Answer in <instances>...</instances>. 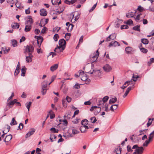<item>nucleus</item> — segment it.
Here are the masks:
<instances>
[{
    "instance_id": "nucleus-4",
    "label": "nucleus",
    "mask_w": 154,
    "mask_h": 154,
    "mask_svg": "<svg viewBox=\"0 0 154 154\" xmlns=\"http://www.w3.org/2000/svg\"><path fill=\"white\" fill-rule=\"evenodd\" d=\"M143 149V147L140 146L136 149L135 151L133 153V154H142Z\"/></svg>"
},
{
    "instance_id": "nucleus-58",
    "label": "nucleus",
    "mask_w": 154,
    "mask_h": 154,
    "mask_svg": "<svg viewBox=\"0 0 154 154\" xmlns=\"http://www.w3.org/2000/svg\"><path fill=\"white\" fill-rule=\"evenodd\" d=\"M154 130L149 135V137L150 139H152V138L154 137Z\"/></svg>"
},
{
    "instance_id": "nucleus-11",
    "label": "nucleus",
    "mask_w": 154,
    "mask_h": 154,
    "mask_svg": "<svg viewBox=\"0 0 154 154\" xmlns=\"http://www.w3.org/2000/svg\"><path fill=\"white\" fill-rule=\"evenodd\" d=\"M33 20L30 16L27 17V19L25 22V24H31L33 23Z\"/></svg>"
},
{
    "instance_id": "nucleus-21",
    "label": "nucleus",
    "mask_w": 154,
    "mask_h": 154,
    "mask_svg": "<svg viewBox=\"0 0 154 154\" xmlns=\"http://www.w3.org/2000/svg\"><path fill=\"white\" fill-rule=\"evenodd\" d=\"M132 87L130 86L127 89V90H126L125 93L123 95V97L124 98H125L127 96V95L129 93L130 91L131 90V88Z\"/></svg>"
},
{
    "instance_id": "nucleus-57",
    "label": "nucleus",
    "mask_w": 154,
    "mask_h": 154,
    "mask_svg": "<svg viewBox=\"0 0 154 154\" xmlns=\"http://www.w3.org/2000/svg\"><path fill=\"white\" fill-rule=\"evenodd\" d=\"M141 14H138L136 17H134V18L137 21H138L140 19V17Z\"/></svg>"
},
{
    "instance_id": "nucleus-60",
    "label": "nucleus",
    "mask_w": 154,
    "mask_h": 154,
    "mask_svg": "<svg viewBox=\"0 0 154 154\" xmlns=\"http://www.w3.org/2000/svg\"><path fill=\"white\" fill-rule=\"evenodd\" d=\"M58 0H52L51 1L52 4L54 5H56L58 3Z\"/></svg>"
},
{
    "instance_id": "nucleus-7",
    "label": "nucleus",
    "mask_w": 154,
    "mask_h": 154,
    "mask_svg": "<svg viewBox=\"0 0 154 154\" xmlns=\"http://www.w3.org/2000/svg\"><path fill=\"white\" fill-rule=\"evenodd\" d=\"M74 14H73V13L71 14L70 15V19H71V21L72 23H74L76 21H77L79 19V16L77 15L75 17V18L74 19Z\"/></svg>"
},
{
    "instance_id": "nucleus-38",
    "label": "nucleus",
    "mask_w": 154,
    "mask_h": 154,
    "mask_svg": "<svg viewBox=\"0 0 154 154\" xmlns=\"http://www.w3.org/2000/svg\"><path fill=\"white\" fill-rule=\"evenodd\" d=\"M32 102H29L26 103V107L27 108L28 110V111L29 112V108L30 107Z\"/></svg>"
},
{
    "instance_id": "nucleus-62",
    "label": "nucleus",
    "mask_w": 154,
    "mask_h": 154,
    "mask_svg": "<svg viewBox=\"0 0 154 154\" xmlns=\"http://www.w3.org/2000/svg\"><path fill=\"white\" fill-rule=\"evenodd\" d=\"M79 110L78 109H77V110H75L74 112V115H73V116H72V117L73 118V117H75V115H78L79 114Z\"/></svg>"
},
{
    "instance_id": "nucleus-49",
    "label": "nucleus",
    "mask_w": 154,
    "mask_h": 154,
    "mask_svg": "<svg viewBox=\"0 0 154 154\" xmlns=\"http://www.w3.org/2000/svg\"><path fill=\"white\" fill-rule=\"evenodd\" d=\"M62 104L64 107H66L67 106L66 102L65 100H63L62 101Z\"/></svg>"
},
{
    "instance_id": "nucleus-18",
    "label": "nucleus",
    "mask_w": 154,
    "mask_h": 154,
    "mask_svg": "<svg viewBox=\"0 0 154 154\" xmlns=\"http://www.w3.org/2000/svg\"><path fill=\"white\" fill-rule=\"evenodd\" d=\"M47 12L46 9H42L40 10V14L41 16H45L47 15Z\"/></svg>"
},
{
    "instance_id": "nucleus-40",
    "label": "nucleus",
    "mask_w": 154,
    "mask_h": 154,
    "mask_svg": "<svg viewBox=\"0 0 154 154\" xmlns=\"http://www.w3.org/2000/svg\"><path fill=\"white\" fill-rule=\"evenodd\" d=\"M83 38V35L81 36V37L80 38L79 40V43L76 47V49L77 48L79 47V44L80 43H82V42Z\"/></svg>"
},
{
    "instance_id": "nucleus-27",
    "label": "nucleus",
    "mask_w": 154,
    "mask_h": 154,
    "mask_svg": "<svg viewBox=\"0 0 154 154\" xmlns=\"http://www.w3.org/2000/svg\"><path fill=\"white\" fill-rule=\"evenodd\" d=\"M154 118H153L152 119L149 118L147 124V126L148 127L150 126L152 124V121L154 120Z\"/></svg>"
},
{
    "instance_id": "nucleus-63",
    "label": "nucleus",
    "mask_w": 154,
    "mask_h": 154,
    "mask_svg": "<svg viewBox=\"0 0 154 154\" xmlns=\"http://www.w3.org/2000/svg\"><path fill=\"white\" fill-rule=\"evenodd\" d=\"M47 29V28L45 27H44L41 31V33L44 34L45 32Z\"/></svg>"
},
{
    "instance_id": "nucleus-52",
    "label": "nucleus",
    "mask_w": 154,
    "mask_h": 154,
    "mask_svg": "<svg viewBox=\"0 0 154 154\" xmlns=\"http://www.w3.org/2000/svg\"><path fill=\"white\" fill-rule=\"evenodd\" d=\"M57 136L54 135H51L50 136V139L51 140V142H53V139H55L56 138Z\"/></svg>"
},
{
    "instance_id": "nucleus-55",
    "label": "nucleus",
    "mask_w": 154,
    "mask_h": 154,
    "mask_svg": "<svg viewBox=\"0 0 154 154\" xmlns=\"http://www.w3.org/2000/svg\"><path fill=\"white\" fill-rule=\"evenodd\" d=\"M116 102V97L111 99L109 101V103L111 104L113 103Z\"/></svg>"
},
{
    "instance_id": "nucleus-16",
    "label": "nucleus",
    "mask_w": 154,
    "mask_h": 154,
    "mask_svg": "<svg viewBox=\"0 0 154 154\" xmlns=\"http://www.w3.org/2000/svg\"><path fill=\"white\" fill-rule=\"evenodd\" d=\"M17 101V100L16 99L14 100L13 101L9 102L7 103V106H9V108H11Z\"/></svg>"
},
{
    "instance_id": "nucleus-64",
    "label": "nucleus",
    "mask_w": 154,
    "mask_h": 154,
    "mask_svg": "<svg viewBox=\"0 0 154 154\" xmlns=\"http://www.w3.org/2000/svg\"><path fill=\"white\" fill-rule=\"evenodd\" d=\"M66 100L69 103L71 101V98L70 97L67 96L66 97Z\"/></svg>"
},
{
    "instance_id": "nucleus-22",
    "label": "nucleus",
    "mask_w": 154,
    "mask_h": 154,
    "mask_svg": "<svg viewBox=\"0 0 154 154\" xmlns=\"http://www.w3.org/2000/svg\"><path fill=\"white\" fill-rule=\"evenodd\" d=\"M58 67V64H56L51 66L50 67V70L52 71H54L56 70Z\"/></svg>"
},
{
    "instance_id": "nucleus-33",
    "label": "nucleus",
    "mask_w": 154,
    "mask_h": 154,
    "mask_svg": "<svg viewBox=\"0 0 154 154\" xmlns=\"http://www.w3.org/2000/svg\"><path fill=\"white\" fill-rule=\"evenodd\" d=\"M71 129L72 130V133L73 134H76L79 133V131L75 129L74 127H72L71 128Z\"/></svg>"
},
{
    "instance_id": "nucleus-44",
    "label": "nucleus",
    "mask_w": 154,
    "mask_h": 154,
    "mask_svg": "<svg viewBox=\"0 0 154 154\" xmlns=\"http://www.w3.org/2000/svg\"><path fill=\"white\" fill-rule=\"evenodd\" d=\"M140 48V51L142 52L143 53H146L147 51H148V50L147 49L144 48Z\"/></svg>"
},
{
    "instance_id": "nucleus-25",
    "label": "nucleus",
    "mask_w": 154,
    "mask_h": 154,
    "mask_svg": "<svg viewBox=\"0 0 154 154\" xmlns=\"http://www.w3.org/2000/svg\"><path fill=\"white\" fill-rule=\"evenodd\" d=\"M43 38L42 37H39L38 38V40L37 41V43L38 45V46L39 47L41 45V43L43 41Z\"/></svg>"
},
{
    "instance_id": "nucleus-17",
    "label": "nucleus",
    "mask_w": 154,
    "mask_h": 154,
    "mask_svg": "<svg viewBox=\"0 0 154 154\" xmlns=\"http://www.w3.org/2000/svg\"><path fill=\"white\" fill-rule=\"evenodd\" d=\"M133 48L130 47H128L126 48L125 51L126 53L128 54H131L133 51Z\"/></svg>"
},
{
    "instance_id": "nucleus-1",
    "label": "nucleus",
    "mask_w": 154,
    "mask_h": 154,
    "mask_svg": "<svg viewBox=\"0 0 154 154\" xmlns=\"http://www.w3.org/2000/svg\"><path fill=\"white\" fill-rule=\"evenodd\" d=\"M88 73L90 74L91 76L93 77H100L101 74L100 70H94L93 69L88 72Z\"/></svg>"
},
{
    "instance_id": "nucleus-28",
    "label": "nucleus",
    "mask_w": 154,
    "mask_h": 154,
    "mask_svg": "<svg viewBox=\"0 0 154 154\" xmlns=\"http://www.w3.org/2000/svg\"><path fill=\"white\" fill-rule=\"evenodd\" d=\"M19 25L17 23H14L13 25L11 26L12 28L13 29H18L19 27Z\"/></svg>"
},
{
    "instance_id": "nucleus-43",
    "label": "nucleus",
    "mask_w": 154,
    "mask_h": 154,
    "mask_svg": "<svg viewBox=\"0 0 154 154\" xmlns=\"http://www.w3.org/2000/svg\"><path fill=\"white\" fill-rule=\"evenodd\" d=\"M122 150V149L120 147L116 149V154H120Z\"/></svg>"
},
{
    "instance_id": "nucleus-59",
    "label": "nucleus",
    "mask_w": 154,
    "mask_h": 154,
    "mask_svg": "<svg viewBox=\"0 0 154 154\" xmlns=\"http://www.w3.org/2000/svg\"><path fill=\"white\" fill-rule=\"evenodd\" d=\"M97 3L96 4L94 5L89 10V12H92L95 8L96 7Z\"/></svg>"
},
{
    "instance_id": "nucleus-31",
    "label": "nucleus",
    "mask_w": 154,
    "mask_h": 154,
    "mask_svg": "<svg viewBox=\"0 0 154 154\" xmlns=\"http://www.w3.org/2000/svg\"><path fill=\"white\" fill-rule=\"evenodd\" d=\"M17 124V122L16 121L14 118H13L12 119V121L10 123V125H16Z\"/></svg>"
},
{
    "instance_id": "nucleus-35",
    "label": "nucleus",
    "mask_w": 154,
    "mask_h": 154,
    "mask_svg": "<svg viewBox=\"0 0 154 154\" xmlns=\"http://www.w3.org/2000/svg\"><path fill=\"white\" fill-rule=\"evenodd\" d=\"M6 139L7 140V142H8L10 141L12 138V136L11 134H10L7 135L5 137Z\"/></svg>"
},
{
    "instance_id": "nucleus-56",
    "label": "nucleus",
    "mask_w": 154,
    "mask_h": 154,
    "mask_svg": "<svg viewBox=\"0 0 154 154\" xmlns=\"http://www.w3.org/2000/svg\"><path fill=\"white\" fill-rule=\"evenodd\" d=\"M60 28L58 27H55L53 29V32H55L57 31V32L60 29Z\"/></svg>"
},
{
    "instance_id": "nucleus-34",
    "label": "nucleus",
    "mask_w": 154,
    "mask_h": 154,
    "mask_svg": "<svg viewBox=\"0 0 154 154\" xmlns=\"http://www.w3.org/2000/svg\"><path fill=\"white\" fill-rule=\"evenodd\" d=\"M74 25L73 24H69L68 28H67L68 32L71 31L73 29Z\"/></svg>"
},
{
    "instance_id": "nucleus-24",
    "label": "nucleus",
    "mask_w": 154,
    "mask_h": 154,
    "mask_svg": "<svg viewBox=\"0 0 154 154\" xmlns=\"http://www.w3.org/2000/svg\"><path fill=\"white\" fill-rule=\"evenodd\" d=\"M26 68L25 66L23 67L21 69V76H24L26 72Z\"/></svg>"
},
{
    "instance_id": "nucleus-41",
    "label": "nucleus",
    "mask_w": 154,
    "mask_h": 154,
    "mask_svg": "<svg viewBox=\"0 0 154 154\" xmlns=\"http://www.w3.org/2000/svg\"><path fill=\"white\" fill-rule=\"evenodd\" d=\"M118 22V23H117L116 24L117 27H119V23H121L122 22V20H119L118 18H117L116 19V22Z\"/></svg>"
},
{
    "instance_id": "nucleus-36",
    "label": "nucleus",
    "mask_w": 154,
    "mask_h": 154,
    "mask_svg": "<svg viewBox=\"0 0 154 154\" xmlns=\"http://www.w3.org/2000/svg\"><path fill=\"white\" fill-rule=\"evenodd\" d=\"M141 42L144 44H147L149 43L148 39L146 38H142L141 39Z\"/></svg>"
},
{
    "instance_id": "nucleus-23",
    "label": "nucleus",
    "mask_w": 154,
    "mask_h": 154,
    "mask_svg": "<svg viewBox=\"0 0 154 154\" xmlns=\"http://www.w3.org/2000/svg\"><path fill=\"white\" fill-rule=\"evenodd\" d=\"M135 12L134 13L133 12H129L126 14V17L128 18L132 17L135 15Z\"/></svg>"
},
{
    "instance_id": "nucleus-37",
    "label": "nucleus",
    "mask_w": 154,
    "mask_h": 154,
    "mask_svg": "<svg viewBox=\"0 0 154 154\" xmlns=\"http://www.w3.org/2000/svg\"><path fill=\"white\" fill-rule=\"evenodd\" d=\"M113 35H111L109 36L106 38V41H109L110 40H113L115 38H116V37H113L112 36Z\"/></svg>"
},
{
    "instance_id": "nucleus-30",
    "label": "nucleus",
    "mask_w": 154,
    "mask_h": 154,
    "mask_svg": "<svg viewBox=\"0 0 154 154\" xmlns=\"http://www.w3.org/2000/svg\"><path fill=\"white\" fill-rule=\"evenodd\" d=\"M47 81H44L42 84V88H47Z\"/></svg>"
},
{
    "instance_id": "nucleus-15",
    "label": "nucleus",
    "mask_w": 154,
    "mask_h": 154,
    "mask_svg": "<svg viewBox=\"0 0 154 154\" xmlns=\"http://www.w3.org/2000/svg\"><path fill=\"white\" fill-rule=\"evenodd\" d=\"M103 68L104 70L107 72H109L112 69L111 67L108 64H106L103 66Z\"/></svg>"
},
{
    "instance_id": "nucleus-12",
    "label": "nucleus",
    "mask_w": 154,
    "mask_h": 154,
    "mask_svg": "<svg viewBox=\"0 0 154 154\" xmlns=\"http://www.w3.org/2000/svg\"><path fill=\"white\" fill-rule=\"evenodd\" d=\"M89 128L86 125H82L80 127V130L82 133H85L86 131V129H88Z\"/></svg>"
},
{
    "instance_id": "nucleus-50",
    "label": "nucleus",
    "mask_w": 154,
    "mask_h": 154,
    "mask_svg": "<svg viewBox=\"0 0 154 154\" xmlns=\"http://www.w3.org/2000/svg\"><path fill=\"white\" fill-rule=\"evenodd\" d=\"M20 71V69H19L16 68L15 72H14V75L15 76L17 75L19 73Z\"/></svg>"
},
{
    "instance_id": "nucleus-32",
    "label": "nucleus",
    "mask_w": 154,
    "mask_h": 154,
    "mask_svg": "<svg viewBox=\"0 0 154 154\" xmlns=\"http://www.w3.org/2000/svg\"><path fill=\"white\" fill-rule=\"evenodd\" d=\"M11 44L13 47L17 46V42L15 40H12L11 41Z\"/></svg>"
},
{
    "instance_id": "nucleus-47",
    "label": "nucleus",
    "mask_w": 154,
    "mask_h": 154,
    "mask_svg": "<svg viewBox=\"0 0 154 154\" xmlns=\"http://www.w3.org/2000/svg\"><path fill=\"white\" fill-rule=\"evenodd\" d=\"M97 121V119L94 117H92L90 119L91 122L92 123H95Z\"/></svg>"
},
{
    "instance_id": "nucleus-61",
    "label": "nucleus",
    "mask_w": 154,
    "mask_h": 154,
    "mask_svg": "<svg viewBox=\"0 0 154 154\" xmlns=\"http://www.w3.org/2000/svg\"><path fill=\"white\" fill-rule=\"evenodd\" d=\"M71 36V34L70 33H67L65 34V37H66L67 38L66 40H68L70 38V36Z\"/></svg>"
},
{
    "instance_id": "nucleus-48",
    "label": "nucleus",
    "mask_w": 154,
    "mask_h": 154,
    "mask_svg": "<svg viewBox=\"0 0 154 154\" xmlns=\"http://www.w3.org/2000/svg\"><path fill=\"white\" fill-rule=\"evenodd\" d=\"M53 38L54 40L56 42L58 40V39L59 38V36L57 34H56L54 35Z\"/></svg>"
},
{
    "instance_id": "nucleus-6",
    "label": "nucleus",
    "mask_w": 154,
    "mask_h": 154,
    "mask_svg": "<svg viewBox=\"0 0 154 154\" xmlns=\"http://www.w3.org/2000/svg\"><path fill=\"white\" fill-rule=\"evenodd\" d=\"M35 131V129L34 128H31L30 129L29 132L26 135V138H27L33 134L34 133Z\"/></svg>"
},
{
    "instance_id": "nucleus-51",
    "label": "nucleus",
    "mask_w": 154,
    "mask_h": 154,
    "mask_svg": "<svg viewBox=\"0 0 154 154\" xmlns=\"http://www.w3.org/2000/svg\"><path fill=\"white\" fill-rule=\"evenodd\" d=\"M51 130L53 133H58V130L55 129L54 128H52L51 129Z\"/></svg>"
},
{
    "instance_id": "nucleus-20",
    "label": "nucleus",
    "mask_w": 154,
    "mask_h": 154,
    "mask_svg": "<svg viewBox=\"0 0 154 154\" xmlns=\"http://www.w3.org/2000/svg\"><path fill=\"white\" fill-rule=\"evenodd\" d=\"M109 99V97L108 96H106L104 97L103 99L102 100H100V102L101 104H102L103 105H105L106 103H105Z\"/></svg>"
},
{
    "instance_id": "nucleus-19",
    "label": "nucleus",
    "mask_w": 154,
    "mask_h": 154,
    "mask_svg": "<svg viewBox=\"0 0 154 154\" xmlns=\"http://www.w3.org/2000/svg\"><path fill=\"white\" fill-rule=\"evenodd\" d=\"M24 30L26 32L29 31L32 29V26L31 24H26Z\"/></svg>"
},
{
    "instance_id": "nucleus-29",
    "label": "nucleus",
    "mask_w": 154,
    "mask_h": 154,
    "mask_svg": "<svg viewBox=\"0 0 154 154\" xmlns=\"http://www.w3.org/2000/svg\"><path fill=\"white\" fill-rule=\"evenodd\" d=\"M16 7L20 9H21L23 8V7L20 5V3L18 2L17 1L15 4Z\"/></svg>"
},
{
    "instance_id": "nucleus-2",
    "label": "nucleus",
    "mask_w": 154,
    "mask_h": 154,
    "mask_svg": "<svg viewBox=\"0 0 154 154\" xmlns=\"http://www.w3.org/2000/svg\"><path fill=\"white\" fill-rule=\"evenodd\" d=\"M79 77L81 78V80L83 81L88 80L90 81V79H88V77L86 73L84 72L81 70L79 72Z\"/></svg>"
},
{
    "instance_id": "nucleus-42",
    "label": "nucleus",
    "mask_w": 154,
    "mask_h": 154,
    "mask_svg": "<svg viewBox=\"0 0 154 154\" xmlns=\"http://www.w3.org/2000/svg\"><path fill=\"white\" fill-rule=\"evenodd\" d=\"M51 112H52V113L50 115V118L51 119H53L55 117V115L53 113V112H52L51 110H50L49 112V113H51Z\"/></svg>"
},
{
    "instance_id": "nucleus-45",
    "label": "nucleus",
    "mask_w": 154,
    "mask_h": 154,
    "mask_svg": "<svg viewBox=\"0 0 154 154\" xmlns=\"http://www.w3.org/2000/svg\"><path fill=\"white\" fill-rule=\"evenodd\" d=\"M125 23L127 24L130 25L133 24V22L131 19H130L126 21L125 22Z\"/></svg>"
},
{
    "instance_id": "nucleus-53",
    "label": "nucleus",
    "mask_w": 154,
    "mask_h": 154,
    "mask_svg": "<svg viewBox=\"0 0 154 154\" xmlns=\"http://www.w3.org/2000/svg\"><path fill=\"white\" fill-rule=\"evenodd\" d=\"M138 77V76L137 75L134 74L133 76V80L134 82L136 81L137 80V79Z\"/></svg>"
},
{
    "instance_id": "nucleus-5",
    "label": "nucleus",
    "mask_w": 154,
    "mask_h": 154,
    "mask_svg": "<svg viewBox=\"0 0 154 154\" xmlns=\"http://www.w3.org/2000/svg\"><path fill=\"white\" fill-rule=\"evenodd\" d=\"M65 48V47H60V46H57V47L55 48L54 51L56 53H59L63 52V51Z\"/></svg>"
},
{
    "instance_id": "nucleus-46",
    "label": "nucleus",
    "mask_w": 154,
    "mask_h": 154,
    "mask_svg": "<svg viewBox=\"0 0 154 154\" xmlns=\"http://www.w3.org/2000/svg\"><path fill=\"white\" fill-rule=\"evenodd\" d=\"M133 28L134 30H137L139 32L140 31V26H134L133 27Z\"/></svg>"
},
{
    "instance_id": "nucleus-8",
    "label": "nucleus",
    "mask_w": 154,
    "mask_h": 154,
    "mask_svg": "<svg viewBox=\"0 0 154 154\" xmlns=\"http://www.w3.org/2000/svg\"><path fill=\"white\" fill-rule=\"evenodd\" d=\"M99 55V53L98 50H97L96 52V54L92 56L91 59V60L92 62H94L95 61L98 57Z\"/></svg>"
},
{
    "instance_id": "nucleus-13",
    "label": "nucleus",
    "mask_w": 154,
    "mask_h": 154,
    "mask_svg": "<svg viewBox=\"0 0 154 154\" xmlns=\"http://www.w3.org/2000/svg\"><path fill=\"white\" fill-rule=\"evenodd\" d=\"M71 117V112L69 111L67 112L63 116L64 119H69Z\"/></svg>"
},
{
    "instance_id": "nucleus-26",
    "label": "nucleus",
    "mask_w": 154,
    "mask_h": 154,
    "mask_svg": "<svg viewBox=\"0 0 154 154\" xmlns=\"http://www.w3.org/2000/svg\"><path fill=\"white\" fill-rule=\"evenodd\" d=\"M152 140V139H150L149 137V139L148 140H147L145 141V142L143 143V146H147Z\"/></svg>"
},
{
    "instance_id": "nucleus-14",
    "label": "nucleus",
    "mask_w": 154,
    "mask_h": 154,
    "mask_svg": "<svg viewBox=\"0 0 154 154\" xmlns=\"http://www.w3.org/2000/svg\"><path fill=\"white\" fill-rule=\"evenodd\" d=\"M66 42L64 39H62L59 40V44L60 46L65 47V45Z\"/></svg>"
},
{
    "instance_id": "nucleus-9",
    "label": "nucleus",
    "mask_w": 154,
    "mask_h": 154,
    "mask_svg": "<svg viewBox=\"0 0 154 154\" xmlns=\"http://www.w3.org/2000/svg\"><path fill=\"white\" fill-rule=\"evenodd\" d=\"M132 81H127L125 83V84L123 85L121 87V88L122 89H124V88L127 87L128 85H131V84L133 85V86H134V83L133 84L132 83Z\"/></svg>"
},
{
    "instance_id": "nucleus-39",
    "label": "nucleus",
    "mask_w": 154,
    "mask_h": 154,
    "mask_svg": "<svg viewBox=\"0 0 154 154\" xmlns=\"http://www.w3.org/2000/svg\"><path fill=\"white\" fill-rule=\"evenodd\" d=\"M88 121L86 119L82 120L81 122V124L82 125H85L88 124Z\"/></svg>"
},
{
    "instance_id": "nucleus-10",
    "label": "nucleus",
    "mask_w": 154,
    "mask_h": 154,
    "mask_svg": "<svg viewBox=\"0 0 154 154\" xmlns=\"http://www.w3.org/2000/svg\"><path fill=\"white\" fill-rule=\"evenodd\" d=\"M33 56L32 54H29L28 56H26V60L27 63L31 62L32 61Z\"/></svg>"
},
{
    "instance_id": "nucleus-3",
    "label": "nucleus",
    "mask_w": 154,
    "mask_h": 154,
    "mask_svg": "<svg viewBox=\"0 0 154 154\" xmlns=\"http://www.w3.org/2000/svg\"><path fill=\"white\" fill-rule=\"evenodd\" d=\"M34 47L31 45H27L25 48V52L29 54H32L34 51Z\"/></svg>"
},
{
    "instance_id": "nucleus-54",
    "label": "nucleus",
    "mask_w": 154,
    "mask_h": 154,
    "mask_svg": "<svg viewBox=\"0 0 154 154\" xmlns=\"http://www.w3.org/2000/svg\"><path fill=\"white\" fill-rule=\"evenodd\" d=\"M127 149L128 152H131L133 151L131 146L129 145L127 146Z\"/></svg>"
}]
</instances>
